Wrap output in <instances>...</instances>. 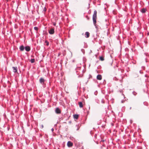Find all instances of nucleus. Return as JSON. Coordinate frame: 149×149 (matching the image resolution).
Returning <instances> with one entry per match:
<instances>
[{
	"label": "nucleus",
	"instance_id": "aec40b11",
	"mask_svg": "<svg viewBox=\"0 0 149 149\" xmlns=\"http://www.w3.org/2000/svg\"><path fill=\"white\" fill-rule=\"evenodd\" d=\"M105 121H104V119L103 118V122L104 121V122H105L106 123V119H105Z\"/></svg>",
	"mask_w": 149,
	"mask_h": 149
},
{
	"label": "nucleus",
	"instance_id": "4be33fe9",
	"mask_svg": "<svg viewBox=\"0 0 149 149\" xmlns=\"http://www.w3.org/2000/svg\"><path fill=\"white\" fill-rule=\"evenodd\" d=\"M41 127H42V128H43L44 127L43 125H41Z\"/></svg>",
	"mask_w": 149,
	"mask_h": 149
},
{
	"label": "nucleus",
	"instance_id": "423d86ee",
	"mask_svg": "<svg viewBox=\"0 0 149 149\" xmlns=\"http://www.w3.org/2000/svg\"><path fill=\"white\" fill-rule=\"evenodd\" d=\"M25 50L27 52H29L30 50V47L29 46H26L25 48Z\"/></svg>",
	"mask_w": 149,
	"mask_h": 149
},
{
	"label": "nucleus",
	"instance_id": "6e6552de",
	"mask_svg": "<svg viewBox=\"0 0 149 149\" xmlns=\"http://www.w3.org/2000/svg\"><path fill=\"white\" fill-rule=\"evenodd\" d=\"M146 8H143L141 10V12L142 13H145L146 12Z\"/></svg>",
	"mask_w": 149,
	"mask_h": 149
},
{
	"label": "nucleus",
	"instance_id": "b1692460",
	"mask_svg": "<svg viewBox=\"0 0 149 149\" xmlns=\"http://www.w3.org/2000/svg\"><path fill=\"white\" fill-rule=\"evenodd\" d=\"M124 101V100H122V101H121V102L122 103H123Z\"/></svg>",
	"mask_w": 149,
	"mask_h": 149
},
{
	"label": "nucleus",
	"instance_id": "2eb2a0df",
	"mask_svg": "<svg viewBox=\"0 0 149 149\" xmlns=\"http://www.w3.org/2000/svg\"><path fill=\"white\" fill-rule=\"evenodd\" d=\"M35 59L34 58L31 59V60H30V61H31V63H34L35 62Z\"/></svg>",
	"mask_w": 149,
	"mask_h": 149
},
{
	"label": "nucleus",
	"instance_id": "6ab92c4d",
	"mask_svg": "<svg viewBox=\"0 0 149 149\" xmlns=\"http://www.w3.org/2000/svg\"><path fill=\"white\" fill-rule=\"evenodd\" d=\"M100 59L101 61H102V56L100 57Z\"/></svg>",
	"mask_w": 149,
	"mask_h": 149
},
{
	"label": "nucleus",
	"instance_id": "ddd939ff",
	"mask_svg": "<svg viewBox=\"0 0 149 149\" xmlns=\"http://www.w3.org/2000/svg\"><path fill=\"white\" fill-rule=\"evenodd\" d=\"M79 107L80 108H82L83 107V105L82 104V103L81 102H79Z\"/></svg>",
	"mask_w": 149,
	"mask_h": 149
},
{
	"label": "nucleus",
	"instance_id": "4468645a",
	"mask_svg": "<svg viewBox=\"0 0 149 149\" xmlns=\"http://www.w3.org/2000/svg\"><path fill=\"white\" fill-rule=\"evenodd\" d=\"M78 117H79V116L78 115L75 114V115H74V118L77 119L78 118Z\"/></svg>",
	"mask_w": 149,
	"mask_h": 149
},
{
	"label": "nucleus",
	"instance_id": "f8f14e48",
	"mask_svg": "<svg viewBox=\"0 0 149 149\" xmlns=\"http://www.w3.org/2000/svg\"><path fill=\"white\" fill-rule=\"evenodd\" d=\"M85 35L86 36V37L88 38L89 36L90 33L88 32H86Z\"/></svg>",
	"mask_w": 149,
	"mask_h": 149
},
{
	"label": "nucleus",
	"instance_id": "f3484780",
	"mask_svg": "<svg viewBox=\"0 0 149 149\" xmlns=\"http://www.w3.org/2000/svg\"><path fill=\"white\" fill-rule=\"evenodd\" d=\"M45 42L46 43L47 45L48 46L49 45V42L47 40H46L45 41Z\"/></svg>",
	"mask_w": 149,
	"mask_h": 149
},
{
	"label": "nucleus",
	"instance_id": "a211bd4d",
	"mask_svg": "<svg viewBox=\"0 0 149 149\" xmlns=\"http://www.w3.org/2000/svg\"><path fill=\"white\" fill-rule=\"evenodd\" d=\"M34 29L36 31H38V28L37 27H34Z\"/></svg>",
	"mask_w": 149,
	"mask_h": 149
},
{
	"label": "nucleus",
	"instance_id": "20e7f679",
	"mask_svg": "<svg viewBox=\"0 0 149 149\" xmlns=\"http://www.w3.org/2000/svg\"><path fill=\"white\" fill-rule=\"evenodd\" d=\"M67 146L69 147H72L73 146V143L70 141H69L67 143Z\"/></svg>",
	"mask_w": 149,
	"mask_h": 149
},
{
	"label": "nucleus",
	"instance_id": "bb28decb",
	"mask_svg": "<svg viewBox=\"0 0 149 149\" xmlns=\"http://www.w3.org/2000/svg\"><path fill=\"white\" fill-rule=\"evenodd\" d=\"M103 142H104V140L103 139Z\"/></svg>",
	"mask_w": 149,
	"mask_h": 149
},
{
	"label": "nucleus",
	"instance_id": "9d476101",
	"mask_svg": "<svg viewBox=\"0 0 149 149\" xmlns=\"http://www.w3.org/2000/svg\"><path fill=\"white\" fill-rule=\"evenodd\" d=\"M97 79L101 80L102 79V76L100 75H98L97 76Z\"/></svg>",
	"mask_w": 149,
	"mask_h": 149
},
{
	"label": "nucleus",
	"instance_id": "7ed1b4c3",
	"mask_svg": "<svg viewBox=\"0 0 149 149\" xmlns=\"http://www.w3.org/2000/svg\"><path fill=\"white\" fill-rule=\"evenodd\" d=\"M49 33L50 34H53L54 33V29L53 28H51L49 31Z\"/></svg>",
	"mask_w": 149,
	"mask_h": 149
},
{
	"label": "nucleus",
	"instance_id": "0eeeda50",
	"mask_svg": "<svg viewBox=\"0 0 149 149\" xmlns=\"http://www.w3.org/2000/svg\"><path fill=\"white\" fill-rule=\"evenodd\" d=\"M39 81H40V83H41L42 84H44V82L45 81V80L43 78H41L40 79Z\"/></svg>",
	"mask_w": 149,
	"mask_h": 149
},
{
	"label": "nucleus",
	"instance_id": "393cba45",
	"mask_svg": "<svg viewBox=\"0 0 149 149\" xmlns=\"http://www.w3.org/2000/svg\"><path fill=\"white\" fill-rule=\"evenodd\" d=\"M139 72H140V73H141V70H140V71H139Z\"/></svg>",
	"mask_w": 149,
	"mask_h": 149
},
{
	"label": "nucleus",
	"instance_id": "5701e85b",
	"mask_svg": "<svg viewBox=\"0 0 149 149\" xmlns=\"http://www.w3.org/2000/svg\"><path fill=\"white\" fill-rule=\"evenodd\" d=\"M104 82H105V80H104V81L103 82V84L105 83Z\"/></svg>",
	"mask_w": 149,
	"mask_h": 149
},
{
	"label": "nucleus",
	"instance_id": "39448f33",
	"mask_svg": "<svg viewBox=\"0 0 149 149\" xmlns=\"http://www.w3.org/2000/svg\"><path fill=\"white\" fill-rule=\"evenodd\" d=\"M55 112L56 113L59 114L61 113V110L58 108H56L55 110Z\"/></svg>",
	"mask_w": 149,
	"mask_h": 149
},
{
	"label": "nucleus",
	"instance_id": "9b49d317",
	"mask_svg": "<svg viewBox=\"0 0 149 149\" xmlns=\"http://www.w3.org/2000/svg\"><path fill=\"white\" fill-rule=\"evenodd\" d=\"M19 49L21 51H23L24 49V47L23 45L20 46L19 47Z\"/></svg>",
	"mask_w": 149,
	"mask_h": 149
},
{
	"label": "nucleus",
	"instance_id": "2f4dec72",
	"mask_svg": "<svg viewBox=\"0 0 149 149\" xmlns=\"http://www.w3.org/2000/svg\"><path fill=\"white\" fill-rule=\"evenodd\" d=\"M54 25H55V24H54Z\"/></svg>",
	"mask_w": 149,
	"mask_h": 149
},
{
	"label": "nucleus",
	"instance_id": "f03ea898",
	"mask_svg": "<svg viewBox=\"0 0 149 149\" xmlns=\"http://www.w3.org/2000/svg\"><path fill=\"white\" fill-rule=\"evenodd\" d=\"M105 23L104 24V27L107 28V26H108L109 23L107 22V19H105Z\"/></svg>",
	"mask_w": 149,
	"mask_h": 149
},
{
	"label": "nucleus",
	"instance_id": "c756f323",
	"mask_svg": "<svg viewBox=\"0 0 149 149\" xmlns=\"http://www.w3.org/2000/svg\"><path fill=\"white\" fill-rule=\"evenodd\" d=\"M104 8V9L105 10L106 9V8L105 7Z\"/></svg>",
	"mask_w": 149,
	"mask_h": 149
},
{
	"label": "nucleus",
	"instance_id": "c85d7f7f",
	"mask_svg": "<svg viewBox=\"0 0 149 149\" xmlns=\"http://www.w3.org/2000/svg\"><path fill=\"white\" fill-rule=\"evenodd\" d=\"M52 130H54V129H52Z\"/></svg>",
	"mask_w": 149,
	"mask_h": 149
},
{
	"label": "nucleus",
	"instance_id": "a878e982",
	"mask_svg": "<svg viewBox=\"0 0 149 149\" xmlns=\"http://www.w3.org/2000/svg\"><path fill=\"white\" fill-rule=\"evenodd\" d=\"M132 108V107H130V109H131Z\"/></svg>",
	"mask_w": 149,
	"mask_h": 149
},
{
	"label": "nucleus",
	"instance_id": "7c9ffc66",
	"mask_svg": "<svg viewBox=\"0 0 149 149\" xmlns=\"http://www.w3.org/2000/svg\"><path fill=\"white\" fill-rule=\"evenodd\" d=\"M108 29H107V31H108Z\"/></svg>",
	"mask_w": 149,
	"mask_h": 149
},
{
	"label": "nucleus",
	"instance_id": "1a4fd4ad",
	"mask_svg": "<svg viewBox=\"0 0 149 149\" xmlns=\"http://www.w3.org/2000/svg\"><path fill=\"white\" fill-rule=\"evenodd\" d=\"M12 68H13V72H17V68L16 67H13Z\"/></svg>",
	"mask_w": 149,
	"mask_h": 149
},
{
	"label": "nucleus",
	"instance_id": "f257e3e1",
	"mask_svg": "<svg viewBox=\"0 0 149 149\" xmlns=\"http://www.w3.org/2000/svg\"><path fill=\"white\" fill-rule=\"evenodd\" d=\"M97 13V11L95 10L94 12V14L93 16V19L94 24H96V22Z\"/></svg>",
	"mask_w": 149,
	"mask_h": 149
},
{
	"label": "nucleus",
	"instance_id": "412c9836",
	"mask_svg": "<svg viewBox=\"0 0 149 149\" xmlns=\"http://www.w3.org/2000/svg\"><path fill=\"white\" fill-rule=\"evenodd\" d=\"M103 127H104V126H106V124H104V123H103Z\"/></svg>",
	"mask_w": 149,
	"mask_h": 149
},
{
	"label": "nucleus",
	"instance_id": "cd10ccee",
	"mask_svg": "<svg viewBox=\"0 0 149 149\" xmlns=\"http://www.w3.org/2000/svg\"><path fill=\"white\" fill-rule=\"evenodd\" d=\"M103 61H104V58H103Z\"/></svg>",
	"mask_w": 149,
	"mask_h": 149
},
{
	"label": "nucleus",
	"instance_id": "dca6fc26",
	"mask_svg": "<svg viewBox=\"0 0 149 149\" xmlns=\"http://www.w3.org/2000/svg\"><path fill=\"white\" fill-rule=\"evenodd\" d=\"M132 94L134 95L135 96L137 94V93L135 92V91H133L132 92Z\"/></svg>",
	"mask_w": 149,
	"mask_h": 149
}]
</instances>
